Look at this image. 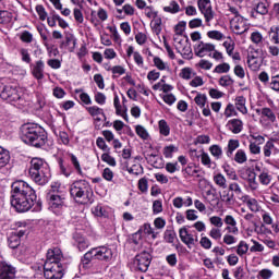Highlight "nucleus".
<instances>
[{
	"label": "nucleus",
	"instance_id": "obj_1",
	"mask_svg": "<svg viewBox=\"0 0 279 279\" xmlns=\"http://www.w3.org/2000/svg\"><path fill=\"white\" fill-rule=\"evenodd\" d=\"M63 258L62 250L58 247L48 250L44 264V276L46 279H62L64 277V267H62L61 263Z\"/></svg>",
	"mask_w": 279,
	"mask_h": 279
},
{
	"label": "nucleus",
	"instance_id": "obj_2",
	"mask_svg": "<svg viewBox=\"0 0 279 279\" xmlns=\"http://www.w3.org/2000/svg\"><path fill=\"white\" fill-rule=\"evenodd\" d=\"M21 138L23 143L32 147H45L47 132L38 124L26 123L21 126Z\"/></svg>",
	"mask_w": 279,
	"mask_h": 279
},
{
	"label": "nucleus",
	"instance_id": "obj_3",
	"mask_svg": "<svg viewBox=\"0 0 279 279\" xmlns=\"http://www.w3.org/2000/svg\"><path fill=\"white\" fill-rule=\"evenodd\" d=\"M28 173L33 182L39 186H45V184H47L51 178L49 163L38 157H35L31 160Z\"/></svg>",
	"mask_w": 279,
	"mask_h": 279
},
{
	"label": "nucleus",
	"instance_id": "obj_4",
	"mask_svg": "<svg viewBox=\"0 0 279 279\" xmlns=\"http://www.w3.org/2000/svg\"><path fill=\"white\" fill-rule=\"evenodd\" d=\"M112 248L108 246L93 247L83 255V257L81 258V265L84 267V269H88L90 268V263H93V260L110 263V260H112Z\"/></svg>",
	"mask_w": 279,
	"mask_h": 279
},
{
	"label": "nucleus",
	"instance_id": "obj_5",
	"mask_svg": "<svg viewBox=\"0 0 279 279\" xmlns=\"http://www.w3.org/2000/svg\"><path fill=\"white\" fill-rule=\"evenodd\" d=\"M70 195L76 204H93V191L86 180H78L71 184Z\"/></svg>",
	"mask_w": 279,
	"mask_h": 279
},
{
	"label": "nucleus",
	"instance_id": "obj_6",
	"mask_svg": "<svg viewBox=\"0 0 279 279\" xmlns=\"http://www.w3.org/2000/svg\"><path fill=\"white\" fill-rule=\"evenodd\" d=\"M38 196L36 194H26L24 196H17L11 198V206L15 208L16 213H27L34 208L36 199Z\"/></svg>",
	"mask_w": 279,
	"mask_h": 279
},
{
	"label": "nucleus",
	"instance_id": "obj_7",
	"mask_svg": "<svg viewBox=\"0 0 279 279\" xmlns=\"http://www.w3.org/2000/svg\"><path fill=\"white\" fill-rule=\"evenodd\" d=\"M34 194H36V191H34L33 187L29 186L28 183L23 180L15 181L11 185V199L15 197Z\"/></svg>",
	"mask_w": 279,
	"mask_h": 279
},
{
	"label": "nucleus",
	"instance_id": "obj_8",
	"mask_svg": "<svg viewBox=\"0 0 279 279\" xmlns=\"http://www.w3.org/2000/svg\"><path fill=\"white\" fill-rule=\"evenodd\" d=\"M0 97L9 104H15V101L21 99V94H19V89H16V87H12V85H5L0 82Z\"/></svg>",
	"mask_w": 279,
	"mask_h": 279
},
{
	"label": "nucleus",
	"instance_id": "obj_9",
	"mask_svg": "<svg viewBox=\"0 0 279 279\" xmlns=\"http://www.w3.org/2000/svg\"><path fill=\"white\" fill-rule=\"evenodd\" d=\"M173 43L178 53H180L182 58H186L187 60L193 58V49L191 48V43H189V39L173 37Z\"/></svg>",
	"mask_w": 279,
	"mask_h": 279
},
{
	"label": "nucleus",
	"instance_id": "obj_10",
	"mask_svg": "<svg viewBox=\"0 0 279 279\" xmlns=\"http://www.w3.org/2000/svg\"><path fill=\"white\" fill-rule=\"evenodd\" d=\"M134 265L137 271L145 274V271L149 269V265H151V254H149L147 251L137 254L135 256Z\"/></svg>",
	"mask_w": 279,
	"mask_h": 279
},
{
	"label": "nucleus",
	"instance_id": "obj_11",
	"mask_svg": "<svg viewBox=\"0 0 279 279\" xmlns=\"http://www.w3.org/2000/svg\"><path fill=\"white\" fill-rule=\"evenodd\" d=\"M48 208L54 215H60L62 208H64V198L58 194L49 193L47 195Z\"/></svg>",
	"mask_w": 279,
	"mask_h": 279
},
{
	"label": "nucleus",
	"instance_id": "obj_12",
	"mask_svg": "<svg viewBox=\"0 0 279 279\" xmlns=\"http://www.w3.org/2000/svg\"><path fill=\"white\" fill-rule=\"evenodd\" d=\"M230 27L233 34H238V36H241V34H245V32L250 29V26L247 25V20H245V17L241 15L231 19Z\"/></svg>",
	"mask_w": 279,
	"mask_h": 279
},
{
	"label": "nucleus",
	"instance_id": "obj_13",
	"mask_svg": "<svg viewBox=\"0 0 279 279\" xmlns=\"http://www.w3.org/2000/svg\"><path fill=\"white\" fill-rule=\"evenodd\" d=\"M198 9L202 14L205 16L206 23H210L215 19V12H213V5L210 0H198Z\"/></svg>",
	"mask_w": 279,
	"mask_h": 279
},
{
	"label": "nucleus",
	"instance_id": "obj_14",
	"mask_svg": "<svg viewBox=\"0 0 279 279\" xmlns=\"http://www.w3.org/2000/svg\"><path fill=\"white\" fill-rule=\"evenodd\" d=\"M179 236L182 243L187 245V247H191V245H195L197 243V234L190 233L186 227L179 230Z\"/></svg>",
	"mask_w": 279,
	"mask_h": 279
},
{
	"label": "nucleus",
	"instance_id": "obj_15",
	"mask_svg": "<svg viewBox=\"0 0 279 279\" xmlns=\"http://www.w3.org/2000/svg\"><path fill=\"white\" fill-rule=\"evenodd\" d=\"M211 51H215V45L199 41L197 45L194 46V52L195 56L198 58H204L208 56V53H211Z\"/></svg>",
	"mask_w": 279,
	"mask_h": 279
},
{
	"label": "nucleus",
	"instance_id": "obj_16",
	"mask_svg": "<svg viewBox=\"0 0 279 279\" xmlns=\"http://www.w3.org/2000/svg\"><path fill=\"white\" fill-rule=\"evenodd\" d=\"M31 71L35 80H38V81L45 80V61L43 60L36 61L35 64L31 65Z\"/></svg>",
	"mask_w": 279,
	"mask_h": 279
},
{
	"label": "nucleus",
	"instance_id": "obj_17",
	"mask_svg": "<svg viewBox=\"0 0 279 279\" xmlns=\"http://www.w3.org/2000/svg\"><path fill=\"white\" fill-rule=\"evenodd\" d=\"M15 278H16V269L12 267V265L2 263L0 265V279H15Z\"/></svg>",
	"mask_w": 279,
	"mask_h": 279
},
{
	"label": "nucleus",
	"instance_id": "obj_18",
	"mask_svg": "<svg viewBox=\"0 0 279 279\" xmlns=\"http://www.w3.org/2000/svg\"><path fill=\"white\" fill-rule=\"evenodd\" d=\"M223 222L226 223V228L225 230L229 233V234H239V227L236 223V219L233 218L232 215H227L225 216Z\"/></svg>",
	"mask_w": 279,
	"mask_h": 279
},
{
	"label": "nucleus",
	"instance_id": "obj_19",
	"mask_svg": "<svg viewBox=\"0 0 279 279\" xmlns=\"http://www.w3.org/2000/svg\"><path fill=\"white\" fill-rule=\"evenodd\" d=\"M256 171L259 172L258 180L262 186H269L271 184V180H274V177L269 173V170L267 169H260V167H255Z\"/></svg>",
	"mask_w": 279,
	"mask_h": 279
},
{
	"label": "nucleus",
	"instance_id": "obj_20",
	"mask_svg": "<svg viewBox=\"0 0 279 279\" xmlns=\"http://www.w3.org/2000/svg\"><path fill=\"white\" fill-rule=\"evenodd\" d=\"M73 240L80 252H84V250H87V247L90 246V242H88V240L85 239L84 235H82V233L75 232L73 234Z\"/></svg>",
	"mask_w": 279,
	"mask_h": 279
},
{
	"label": "nucleus",
	"instance_id": "obj_21",
	"mask_svg": "<svg viewBox=\"0 0 279 279\" xmlns=\"http://www.w3.org/2000/svg\"><path fill=\"white\" fill-rule=\"evenodd\" d=\"M227 128L232 134H241L243 132V121L241 119H231L228 121Z\"/></svg>",
	"mask_w": 279,
	"mask_h": 279
},
{
	"label": "nucleus",
	"instance_id": "obj_22",
	"mask_svg": "<svg viewBox=\"0 0 279 279\" xmlns=\"http://www.w3.org/2000/svg\"><path fill=\"white\" fill-rule=\"evenodd\" d=\"M191 151H192V156H195L196 158H201V162L202 165H204V167H208V169H210L213 165V160L210 159V156L208 155V153L201 150V154H198L196 149Z\"/></svg>",
	"mask_w": 279,
	"mask_h": 279
},
{
	"label": "nucleus",
	"instance_id": "obj_23",
	"mask_svg": "<svg viewBox=\"0 0 279 279\" xmlns=\"http://www.w3.org/2000/svg\"><path fill=\"white\" fill-rule=\"evenodd\" d=\"M113 106L116 108V114L119 117H122L124 121H129L128 119V107H124V109L121 107V100H119V96L116 95L113 98Z\"/></svg>",
	"mask_w": 279,
	"mask_h": 279
},
{
	"label": "nucleus",
	"instance_id": "obj_24",
	"mask_svg": "<svg viewBox=\"0 0 279 279\" xmlns=\"http://www.w3.org/2000/svg\"><path fill=\"white\" fill-rule=\"evenodd\" d=\"M255 12L256 14L265 16V14L269 12V3L267 2V0H256Z\"/></svg>",
	"mask_w": 279,
	"mask_h": 279
},
{
	"label": "nucleus",
	"instance_id": "obj_25",
	"mask_svg": "<svg viewBox=\"0 0 279 279\" xmlns=\"http://www.w3.org/2000/svg\"><path fill=\"white\" fill-rule=\"evenodd\" d=\"M235 108L241 114H247V99L243 96H236L234 99Z\"/></svg>",
	"mask_w": 279,
	"mask_h": 279
},
{
	"label": "nucleus",
	"instance_id": "obj_26",
	"mask_svg": "<svg viewBox=\"0 0 279 279\" xmlns=\"http://www.w3.org/2000/svg\"><path fill=\"white\" fill-rule=\"evenodd\" d=\"M239 147H241V143L239 142V140H229L226 150L227 157L232 158L234 151H236Z\"/></svg>",
	"mask_w": 279,
	"mask_h": 279
},
{
	"label": "nucleus",
	"instance_id": "obj_27",
	"mask_svg": "<svg viewBox=\"0 0 279 279\" xmlns=\"http://www.w3.org/2000/svg\"><path fill=\"white\" fill-rule=\"evenodd\" d=\"M260 116H262V119H267V121H269L270 123H276V113L274 112V110H271V108L269 107L262 108Z\"/></svg>",
	"mask_w": 279,
	"mask_h": 279
},
{
	"label": "nucleus",
	"instance_id": "obj_28",
	"mask_svg": "<svg viewBox=\"0 0 279 279\" xmlns=\"http://www.w3.org/2000/svg\"><path fill=\"white\" fill-rule=\"evenodd\" d=\"M264 156L265 158H270L271 154H278V148H276V145H274V142L268 141L263 147Z\"/></svg>",
	"mask_w": 279,
	"mask_h": 279
},
{
	"label": "nucleus",
	"instance_id": "obj_29",
	"mask_svg": "<svg viewBox=\"0 0 279 279\" xmlns=\"http://www.w3.org/2000/svg\"><path fill=\"white\" fill-rule=\"evenodd\" d=\"M10 163V151L0 146V169Z\"/></svg>",
	"mask_w": 279,
	"mask_h": 279
},
{
	"label": "nucleus",
	"instance_id": "obj_30",
	"mask_svg": "<svg viewBox=\"0 0 279 279\" xmlns=\"http://www.w3.org/2000/svg\"><path fill=\"white\" fill-rule=\"evenodd\" d=\"M187 178H202V171L195 166L189 165L184 170Z\"/></svg>",
	"mask_w": 279,
	"mask_h": 279
},
{
	"label": "nucleus",
	"instance_id": "obj_31",
	"mask_svg": "<svg viewBox=\"0 0 279 279\" xmlns=\"http://www.w3.org/2000/svg\"><path fill=\"white\" fill-rule=\"evenodd\" d=\"M214 182L216 186H219V189H228V180L222 173L215 174Z\"/></svg>",
	"mask_w": 279,
	"mask_h": 279
},
{
	"label": "nucleus",
	"instance_id": "obj_32",
	"mask_svg": "<svg viewBox=\"0 0 279 279\" xmlns=\"http://www.w3.org/2000/svg\"><path fill=\"white\" fill-rule=\"evenodd\" d=\"M247 64L251 71H259L260 70V59L254 57V56H248L247 58Z\"/></svg>",
	"mask_w": 279,
	"mask_h": 279
},
{
	"label": "nucleus",
	"instance_id": "obj_33",
	"mask_svg": "<svg viewBox=\"0 0 279 279\" xmlns=\"http://www.w3.org/2000/svg\"><path fill=\"white\" fill-rule=\"evenodd\" d=\"M150 27L154 34H156V36H159L160 32H162V19L160 17L154 19L150 23Z\"/></svg>",
	"mask_w": 279,
	"mask_h": 279
},
{
	"label": "nucleus",
	"instance_id": "obj_34",
	"mask_svg": "<svg viewBox=\"0 0 279 279\" xmlns=\"http://www.w3.org/2000/svg\"><path fill=\"white\" fill-rule=\"evenodd\" d=\"M233 160L238 165H245V161L247 160V153H245L243 149H238Z\"/></svg>",
	"mask_w": 279,
	"mask_h": 279
},
{
	"label": "nucleus",
	"instance_id": "obj_35",
	"mask_svg": "<svg viewBox=\"0 0 279 279\" xmlns=\"http://www.w3.org/2000/svg\"><path fill=\"white\" fill-rule=\"evenodd\" d=\"M268 36L274 45H279V26H271Z\"/></svg>",
	"mask_w": 279,
	"mask_h": 279
},
{
	"label": "nucleus",
	"instance_id": "obj_36",
	"mask_svg": "<svg viewBox=\"0 0 279 279\" xmlns=\"http://www.w3.org/2000/svg\"><path fill=\"white\" fill-rule=\"evenodd\" d=\"M92 213L93 215H95V217H108V210L101 204H98L97 206L93 207Z\"/></svg>",
	"mask_w": 279,
	"mask_h": 279
},
{
	"label": "nucleus",
	"instance_id": "obj_37",
	"mask_svg": "<svg viewBox=\"0 0 279 279\" xmlns=\"http://www.w3.org/2000/svg\"><path fill=\"white\" fill-rule=\"evenodd\" d=\"M163 12H168L169 14H178L180 12V4L178 1H170L169 5L163 7Z\"/></svg>",
	"mask_w": 279,
	"mask_h": 279
},
{
	"label": "nucleus",
	"instance_id": "obj_38",
	"mask_svg": "<svg viewBox=\"0 0 279 279\" xmlns=\"http://www.w3.org/2000/svg\"><path fill=\"white\" fill-rule=\"evenodd\" d=\"M247 184L251 189V191H257L258 190V182L256 181V173L254 171H250Z\"/></svg>",
	"mask_w": 279,
	"mask_h": 279
},
{
	"label": "nucleus",
	"instance_id": "obj_39",
	"mask_svg": "<svg viewBox=\"0 0 279 279\" xmlns=\"http://www.w3.org/2000/svg\"><path fill=\"white\" fill-rule=\"evenodd\" d=\"M209 151L211 154V156H214V158H216V160L221 159V156H223V149L221 148V146L215 144L211 145L209 147Z\"/></svg>",
	"mask_w": 279,
	"mask_h": 279
},
{
	"label": "nucleus",
	"instance_id": "obj_40",
	"mask_svg": "<svg viewBox=\"0 0 279 279\" xmlns=\"http://www.w3.org/2000/svg\"><path fill=\"white\" fill-rule=\"evenodd\" d=\"M186 29V22L181 21L174 26V36L173 38H182V34H184V31Z\"/></svg>",
	"mask_w": 279,
	"mask_h": 279
},
{
	"label": "nucleus",
	"instance_id": "obj_41",
	"mask_svg": "<svg viewBox=\"0 0 279 279\" xmlns=\"http://www.w3.org/2000/svg\"><path fill=\"white\" fill-rule=\"evenodd\" d=\"M158 125L159 134H161V136H169V134H171V128H169V124L165 120H160Z\"/></svg>",
	"mask_w": 279,
	"mask_h": 279
},
{
	"label": "nucleus",
	"instance_id": "obj_42",
	"mask_svg": "<svg viewBox=\"0 0 279 279\" xmlns=\"http://www.w3.org/2000/svg\"><path fill=\"white\" fill-rule=\"evenodd\" d=\"M8 243L11 250H16V247H20L21 245V239H19V235L11 233L8 239Z\"/></svg>",
	"mask_w": 279,
	"mask_h": 279
},
{
	"label": "nucleus",
	"instance_id": "obj_43",
	"mask_svg": "<svg viewBox=\"0 0 279 279\" xmlns=\"http://www.w3.org/2000/svg\"><path fill=\"white\" fill-rule=\"evenodd\" d=\"M250 251V245L245 241H240L236 246V254L238 256H245Z\"/></svg>",
	"mask_w": 279,
	"mask_h": 279
},
{
	"label": "nucleus",
	"instance_id": "obj_44",
	"mask_svg": "<svg viewBox=\"0 0 279 279\" xmlns=\"http://www.w3.org/2000/svg\"><path fill=\"white\" fill-rule=\"evenodd\" d=\"M263 34H260V32H253L251 34V41L253 45H256L257 47H260V45H263Z\"/></svg>",
	"mask_w": 279,
	"mask_h": 279
},
{
	"label": "nucleus",
	"instance_id": "obj_45",
	"mask_svg": "<svg viewBox=\"0 0 279 279\" xmlns=\"http://www.w3.org/2000/svg\"><path fill=\"white\" fill-rule=\"evenodd\" d=\"M194 101L196 104V106L201 107V108H205L206 107V102L208 101V97L206 96V94H197L196 97L194 98Z\"/></svg>",
	"mask_w": 279,
	"mask_h": 279
},
{
	"label": "nucleus",
	"instance_id": "obj_46",
	"mask_svg": "<svg viewBox=\"0 0 279 279\" xmlns=\"http://www.w3.org/2000/svg\"><path fill=\"white\" fill-rule=\"evenodd\" d=\"M87 112L90 114V117H106V113H104V109L97 106L87 107Z\"/></svg>",
	"mask_w": 279,
	"mask_h": 279
},
{
	"label": "nucleus",
	"instance_id": "obj_47",
	"mask_svg": "<svg viewBox=\"0 0 279 279\" xmlns=\"http://www.w3.org/2000/svg\"><path fill=\"white\" fill-rule=\"evenodd\" d=\"M12 13L9 11H0V25H7V23H11Z\"/></svg>",
	"mask_w": 279,
	"mask_h": 279
},
{
	"label": "nucleus",
	"instance_id": "obj_48",
	"mask_svg": "<svg viewBox=\"0 0 279 279\" xmlns=\"http://www.w3.org/2000/svg\"><path fill=\"white\" fill-rule=\"evenodd\" d=\"M175 151H178V147L173 144L163 147L165 158H173V154H175Z\"/></svg>",
	"mask_w": 279,
	"mask_h": 279
},
{
	"label": "nucleus",
	"instance_id": "obj_49",
	"mask_svg": "<svg viewBox=\"0 0 279 279\" xmlns=\"http://www.w3.org/2000/svg\"><path fill=\"white\" fill-rule=\"evenodd\" d=\"M247 208L251 210V213H259L260 211V205L258 204V201L256 198H251L248 203L246 204Z\"/></svg>",
	"mask_w": 279,
	"mask_h": 279
},
{
	"label": "nucleus",
	"instance_id": "obj_50",
	"mask_svg": "<svg viewBox=\"0 0 279 279\" xmlns=\"http://www.w3.org/2000/svg\"><path fill=\"white\" fill-rule=\"evenodd\" d=\"M135 132L140 138H143V141H147L149 138V133L147 132V129L143 125H136Z\"/></svg>",
	"mask_w": 279,
	"mask_h": 279
},
{
	"label": "nucleus",
	"instance_id": "obj_51",
	"mask_svg": "<svg viewBox=\"0 0 279 279\" xmlns=\"http://www.w3.org/2000/svg\"><path fill=\"white\" fill-rule=\"evenodd\" d=\"M268 87L275 90V93H279V74L270 77Z\"/></svg>",
	"mask_w": 279,
	"mask_h": 279
},
{
	"label": "nucleus",
	"instance_id": "obj_52",
	"mask_svg": "<svg viewBox=\"0 0 279 279\" xmlns=\"http://www.w3.org/2000/svg\"><path fill=\"white\" fill-rule=\"evenodd\" d=\"M154 64L159 71H167L169 69V65L160 59V57H155L154 58Z\"/></svg>",
	"mask_w": 279,
	"mask_h": 279
},
{
	"label": "nucleus",
	"instance_id": "obj_53",
	"mask_svg": "<svg viewBox=\"0 0 279 279\" xmlns=\"http://www.w3.org/2000/svg\"><path fill=\"white\" fill-rule=\"evenodd\" d=\"M101 160L102 162H107L110 167H117V160L108 153L101 155Z\"/></svg>",
	"mask_w": 279,
	"mask_h": 279
},
{
	"label": "nucleus",
	"instance_id": "obj_54",
	"mask_svg": "<svg viewBox=\"0 0 279 279\" xmlns=\"http://www.w3.org/2000/svg\"><path fill=\"white\" fill-rule=\"evenodd\" d=\"M223 114L227 119H230V117H236L238 113L236 109H234V105L228 104Z\"/></svg>",
	"mask_w": 279,
	"mask_h": 279
},
{
	"label": "nucleus",
	"instance_id": "obj_55",
	"mask_svg": "<svg viewBox=\"0 0 279 279\" xmlns=\"http://www.w3.org/2000/svg\"><path fill=\"white\" fill-rule=\"evenodd\" d=\"M163 239L166 243H174L175 241V231L173 230H166L163 233Z\"/></svg>",
	"mask_w": 279,
	"mask_h": 279
},
{
	"label": "nucleus",
	"instance_id": "obj_56",
	"mask_svg": "<svg viewBox=\"0 0 279 279\" xmlns=\"http://www.w3.org/2000/svg\"><path fill=\"white\" fill-rule=\"evenodd\" d=\"M229 191H232L236 196L243 195V190L241 189V185L236 182H231L229 184Z\"/></svg>",
	"mask_w": 279,
	"mask_h": 279
},
{
	"label": "nucleus",
	"instance_id": "obj_57",
	"mask_svg": "<svg viewBox=\"0 0 279 279\" xmlns=\"http://www.w3.org/2000/svg\"><path fill=\"white\" fill-rule=\"evenodd\" d=\"M179 75L182 77V80H191L193 77V69L183 68Z\"/></svg>",
	"mask_w": 279,
	"mask_h": 279
},
{
	"label": "nucleus",
	"instance_id": "obj_58",
	"mask_svg": "<svg viewBox=\"0 0 279 279\" xmlns=\"http://www.w3.org/2000/svg\"><path fill=\"white\" fill-rule=\"evenodd\" d=\"M209 223L215 226V228H223V219L219 216H213L209 218Z\"/></svg>",
	"mask_w": 279,
	"mask_h": 279
},
{
	"label": "nucleus",
	"instance_id": "obj_59",
	"mask_svg": "<svg viewBox=\"0 0 279 279\" xmlns=\"http://www.w3.org/2000/svg\"><path fill=\"white\" fill-rule=\"evenodd\" d=\"M225 245H234L236 243V238L232 233H226L222 239Z\"/></svg>",
	"mask_w": 279,
	"mask_h": 279
},
{
	"label": "nucleus",
	"instance_id": "obj_60",
	"mask_svg": "<svg viewBox=\"0 0 279 279\" xmlns=\"http://www.w3.org/2000/svg\"><path fill=\"white\" fill-rule=\"evenodd\" d=\"M225 173H227L229 180H239V175L236 174V171L234 169L230 168V166L225 167Z\"/></svg>",
	"mask_w": 279,
	"mask_h": 279
},
{
	"label": "nucleus",
	"instance_id": "obj_61",
	"mask_svg": "<svg viewBox=\"0 0 279 279\" xmlns=\"http://www.w3.org/2000/svg\"><path fill=\"white\" fill-rule=\"evenodd\" d=\"M166 171H168V173H175V171H180V165H178V161L168 162L166 163Z\"/></svg>",
	"mask_w": 279,
	"mask_h": 279
},
{
	"label": "nucleus",
	"instance_id": "obj_62",
	"mask_svg": "<svg viewBox=\"0 0 279 279\" xmlns=\"http://www.w3.org/2000/svg\"><path fill=\"white\" fill-rule=\"evenodd\" d=\"M219 84L220 86H232V84H234V80H232V77H230V75H225L219 80Z\"/></svg>",
	"mask_w": 279,
	"mask_h": 279
},
{
	"label": "nucleus",
	"instance_id": "obj_63",
	"mask_svg": "<svg viewBox=\"0 0 279 279\" xmlns=\"http://www.w3.org/2000/svg\"><path fill=\"white\" fill-rule=\"evenodd\" d=\"M208 38H211L213 40H222L223 38V33L219 31H209L207 33Z\"/></svg>",
	"mask_w": 279,
	"mask_h": 279
},
{
	"label": "nucleus",
	"instance_id": "obj_64",
	"mask_svg": "<svg viewBox=\"0 0 279 279\" xmlns=\"http://www.w3.org/2000/svg\"><path fill=\"white\" fill-rule=\"evenodd\" d=\"M229 71H230V64L221 63L215 68L214 73H228Z\"/></svg>",
	"mask_w": 279,
	"mask_h": 279
}]
</instances>
